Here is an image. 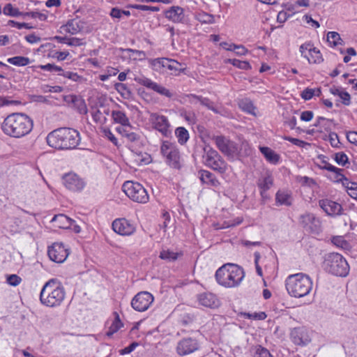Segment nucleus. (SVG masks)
Returning <instances> with one entry per match:
<instances>
[{
	"mask_svg": "<svg viewBox=\"0 0 357 357\" xmlns=\"http://www.w3.org/2000/svg\"><path fill=\"white\" fill-rule=\"evenodd\" d=\"M48 145L58 150H69L76 148L80 143L79 132L70 128H59L47 136Z\"/></svg>",
	"mask_w": 357,
	"mask_h": 357,
	"instance_id": "f03ea898",
	"label": "nucleus"
},
{
	"mask_svg": "<svg viewBox=\"0 0 357 357\" xmlns=\"http://www.w3.org/2000/svg\"><path fill=\"white\" fill-rule=\"evenodd\" d=\"M181 252H174L169 250H162L160 253V258L168 261H173L178 259L181 255Z\"/></svg>",
	"mask_w": 357,
	"mask_h": 357,
	"instance_id": "2f4dec72",
	"label": "nucleus"
},
{
	"mask_svg": "<svg viewBox=\"0 0 357 357\" xmlns=\"http://www.w3.org/2000/svg\"><path fill=\"white\" fill-rule=\"evenodd\" d=\"M166 17L174 22H181L184 20L183 10L181 7H172L166 12Z\"/></svg>",
	"mask_w": 357,
	"mask_h": 357,
	"instance_id": "5701e85b",
	"label": "nucleus"
},
{
	"mask_svg": "<svg viewBox=\"0 0 357 357\" xmlns=\"http://www.w3.org/2000/svg\"><path fill=\"white\" fill-rule=\"evenodd\" d=\"M69 55V52L68 51L65 52H55L52 54V57L58 59L59 61H63Z\"/></svg>",
	"mask_w": 357,
	"mask_h": 357,
	"instance_id": "13d9d810",
	"label": "nucleus"
},
{
	"mask_svg": "<svg viewBox=\"0 0 357 357\" xmlns=\"http://www.w3.org/2000/svg\"><path fill=\"white\" fill-rule=\"evenodd\" d=\"M335 160L338 165L345 166L348 163V157L344 153L339 152L335 153Z\"/></svg>",
	"mask_w": 357,
	"mask_h": 357,
	"instance_id": "c03bdc74",
	"label": "nucleus"
},
{
	"mask_svg": "<svg viewBox=\"0 0 357 357\" xmlns=\"http://www.w3.org/2000/svg\"><path fill=\"white\" fill-rule=\"evenodd\" d=\"M228 62L231 63L234 66L241 69L248 70L251 68V66L248 61H242L238 59H229Z\"/></svg>",
	"mask_w": 357,
	"mask_h": 357,
	"instance_id": "a19ab883",
	"label": "nucleus"
},
{
	"mask_svg": "<svg viewBox=\"0 0 357 357\" xmlns=\"http://www.w3.org/2000/svg\"><path fill=\"white\" fill-rule=\"evenodd\" d=\"M332 242L336 246L340 247L344 250H349L350 248L349 243L342 236L333 237Z\"/></svg>",
	"mask_w": 357,
	"mask_h": 357,
	"instance_id": "ea45409f",
	"label": "nucleus"
},
{
	"mask_svg": "<svg viewBox=\"0 0 357 357\" xmlns=\"http://www.w3.org/2000/svg\"><path fill=\"white\" fill-rule=\"evenodd\" d=\"M38 68L42 69V70H47V71H50V72H58V73H60L61 71H63V69L59 67V66H56L55 64H53V63H47V64H45V65H40L38 66Z\"/></svg>",
	"mask_w": 357,
	"mask_h": 357,
	"instance_id": "a18cd8bd",
	"label": "nucleus"
},
{
	"mask_svg": "<svg viewBox=\"0 0 357 357\" xmlns=\"http://www.w3.org/2000/svg\"><path fill=\"white\" fill-rule=\"evenodd\" d=\"M187 97L189 98V101L191 103L195 104L197 102H199L201 105L215 112H217V110L213 107V102L208 98L198 96L195 94H188L187 95Z\"/></svg>",
	"mask_w": 357,
	"mask_h": 357,
	"instance_id": "393cba45",
	"label": "nucleus"
},
{
	"mask_svg": "<svg viewBox=\"0 0 357 357\" xmlns=\"http://www.w3.org/2000/svg\"><path fill=\"white\" fill-rule=\"evenodd\" d=\"M244 316L255 320H264L266 318V314L264 312H255L253 314L251 313H244Z\"/></svg>",
	"mask_w": 357,
	"mask_h": 357,
	"instance_id": "de8ad7c7",
	"label": "nucleus"
},
{
	"mask_svg": "<svg viewBox=\"0 0 357 357\" xmlns=\"http://www.w3.org/2000/svg\"><path fill=\"white\" fill-rule=\"evenodd\" d=\"M347 139L350 143L357 146V132H356V131L347 132Z\"/></svg>",
	"mask_w": 357,
	"mask_h": 357,
	"instance_id": "5fc2aeb1",
	"label": "nucleus"
},
{
	"mask_svg": "<svg viewBox=\"0 0 357 357\" xmlns=\"http://www.w3.org/2000/svg\"><path fill=\"white\" fill-rule=\"evenodd\" d=\"M204 151L203 158L206 165L221 174L225 173L227 169V164L220 155L208 145L205 146Z\"/></svg>",
	"mask_w": 357,
	"mask_h": 357,
	"instance_id": "6e6552de",
	"label": "nucleus"
},
{
	"mask_svg": "<svg viewBox=\"0 0 357 357\" xmlns=\"http://www.w3.org/2000/svg\"><path fill=\"white\" fill-rule=\"evenodd\" d=\"M212 140L224 155L233 156L238 151L236 144L222 135L213 136Z\"/></svg>",
	"mask_w": 357,
	"mask_h": 357,
	"instance_id": "f8f14e48",
	"label": "nucleus"
},
{
	"mask_svg": "<svg viewBox=\"0 0 357 357\" xmlns=\"http://www.w3.org/2000/svg\"><path fill=\"white\" fill-rule=\"evenodd\" d=\"M117 130L130 142H135L139 139V135L138 134L129 132L126 128H119Z\"/></svg>",
	"mask_w": 357,
	"mask_h": 357,
	"instance_id": "e433bc0d",
	"label": "nucleus"
},
{
	"mask_svg": "<svg viewBox=\"0 0 357 357\" xmlns=\"http://www.w3.org/2000/svg\"><path fill=\"white\" fill-rule=\"evenodd\" d=\"M327 40L331 44L335 46L339 44V41L341 40V38L337 33L332 31L328 33Z\"/></svg>",
	"mask_w": 357,
	"mask_h": 357,
	"instance_id": "49530a36",
	"label": "nucleus"
},
{
	"mask_svg": "<svg viewBox=\"0 0 357 357\" xmlns=\"http://www.w3.org/2000/svg\"><path fill=\"white\" fill-rule=\"evenodd\" d=\"M47 254L50 259L56 263H62L68 257L69 253L61 243H54L48 248Z\"/></svg>",
	"mask_w": 357,
	"mask_h": 357,
	"instance_id": "2eb2a0df",
	"label": "nucleus"
},
{
	"mask_svg": "<svg viewBox=\"0 0 357 357\" xmlns=\"http://www.w3.org/2000/svg\"><path fill=\"white\" fill-rule=\"evenodd\" d=\"M199 303L204 307L215 308L219 305L216 296L211 293H203L198 295Z\"/></svg>",
	"mask_w": 357,
	"mask_h": 357,
	"instance_id": "412c9836",
	"label": "nucleus"
},
{
	"mask_svg": "<svg viewBox=\"0 0 357 357\" xmlns=\"http://www.w3.org/2000/svg\"><path fill=\"white\" fill-rule=\"evenodd\" d=\"M322 169L335 173V178L337 179V181H347V178L342 174V169L332 165L331 164L328 163L326 161H322Z\"/></svg>",
	"mask_w": 357,
	"mask_h": 357,
	"instance_id": "cd10ccee",
	"label": "nucleus"
},
{
	"mask_svg": "<svg viewBox=\"0 0 357 357\" xmlns=\"http://www.w3.org/2000/svg\"><path fill=\"white\" fill-rule=\"evenodd\" d=\"M8 62L16 66H25L30 63V59L28 57L22 56H16L8 59Z\"/></svg>",
	"mask_w": 357,
	"mask_h": 357,
	"instance_id": "473e14b6",
	"label": "nucleus"
},
{
	"mask_svg": "<svg viewBox=\"0 0 357 357\" xmlns=\"http://www.w3.org/2000/svg\"><path fill=\"white\" fill-rule=\"evenodd\" d=\"M61 72H62V73H59V75H62V76H63L64 77H67V78H68V79H72V80H73V81H77V80H78V79H79V77H79L77 73H75L69 72V71H68V72H63V71H61Z\"/></svg>",
	"mask_w": 357,
	"mask_h": 357,
	"instance_id": "6e6d98bb",
	"label": "nucleus"
},
{
	"mask_svg": "<svg viewBox=\"0 0 357 357\" xmlns=\"http://www.w3.org/2000/svg\"><path fill=\"white\" fill-rule=\"evenodd\" d=\"M312 47V45L310 43H305L301 45L300 47V52L301 53V55L305 58L309 52L311 50Z\"/></svg>",
	"mask_w": 357,
	"mask_h": 357,
	"instance_id": "4d7b16f0",
	"label": "nucleus"
},
{
	"mask_svg": "<svg viewBox=\"0 0 357 357\" xmlns=\"http://www.w3.org/2000/svg\"><path fill=\"white\" fill-rule=\"evenodd\" d=\"M233 51H236L235 53L237 55H245L248 52L244 46L236 45H234Z\"/></svg>",
	"mask_w": 357,
	"mask_h": 357,
	"instance_id": "338daca9",
	"label": "nucleus"
},
{
	"mask_svg": "<svg viewBox=\"0 0 357 357\" xmlns=\"http://www.w3.org/2000/svg\"><path fill=\"white\" fill-rule=\"evenodd\" d=\"M61 31L68 32L71 34H77L82 31V27L79 24H63L61 26Z\"/></svg>",
	"mask_w": 357,
	"mask_h": 357,
	"instance_id": "f704fd0d",
	"label": "nucleus"
},
{
	"mask_svg": "<svg viewBox=\"0 0 357 357\" xmlns=\"http://www.w3.org/2000/svg\"><path fill=\"white\" fill-rule=\"evenodd\" d=\"M316 90L314 89L307 88L304 89L301 96L304 100H310L315 95Z\"/></svg>",
	"mask_w": 357,
	"mask_h": 357,
	"instance_id": "3c124183",
	"label": "nucleus"
},
{
	"mask_svg": "<svg viewBox=\"0 0 357 357\" xmlns=\"http://www.w3.org/2000/svg\"><path fill=\"white\" fill-rule=\"evenodd\" d=\"M305 58L311 63H320L323 61L320 52L313 47Z\"/></svg>",
	"mask_w": 357,
	"mask_h": 357,
	"instance_id": "c756f323",
	"label": "nucleus"
},
{
	"mask_svg": "<svg viewBox=\"0 0 357 357\" xmlns=\"http://www.w3.org/2000/svg\"><path fill=\"white\" fill-rule=\"evenodd\" d=\"M66 44L70 45V46H80L83 43L82 42V40L77 38H68V41L66 42Z\"/></svg>",
	"mask_w": 357,
	"mask_h": 357,
	"instance_id": "774afa93",
	"label": "nucleus"
},
{
	"mask_svg": "<svg viewBox=\"0 0 357 357\" xmlns=\"http://www.w3.org/2000/svg\"><path fill=\"white\" fill-rule=\"evenodd\" d=\"M52 221L54 222L58 227L61 229H68L74 222L72 219L63 214L54 215Z\"/></svg>",
	"mask_w": 357,
	"mask_h": 357,
	"instance_id": "b1692460",
	"label": "nucleus"
},
{
	"mask_svg": "<svg viewBox=\"0 0 357 357\" xmlns=\"http://www.w3.org/2000/svg\"><path fill=\"white\" fill-rule=\"evenodd\" d=\"M123 190L133 202L145 204L149 199L146 190L139 183L126 181L123 185Z\"/></svg>",
	"mask_w": 357,
	"mask_h": 357,
	"instance_id": "0eeeda50",
	"label": "nucleus"
},
{
	"mask_svg": "<svg viewBox=\"0 0 357 357\" xmlns=\"http://www.w3.org/2000/svg\"><path fill=\"white\" fill-rule=\"evenodd\" d=\"M160 152L166 158V162L173 168L181 167V155L176 145L169 141H164L160 146Z\"/></svg>",
	"mask_w": 357,
	"mask_h": 357,
	"instance_id": "1a4fd4ad",
	"label": "nucleus"
},
{
	"mask_svg": "<svg viewBox=\"0 0 357 357\" xmlns=\"http://www.w3.org/2000/svg\"><path fill=\"white\" fill-rule=\"evenodd\" d=\"M154 301L153 296L148 291H140L137 294L131 301L132 307L138 312L146 311Z\"/></svg>",
	"mask_w": 357,
	"mask_h": 357,
	"instance_id": "9d476101",
	"label": "nucleus"
},
{
	"mask_svg": "<svg viewBox=\"0 0 357 357\" xmlns=\"http://www.w3.org/2000/svg\"><path fill=\"white\" fill-rule=\"evenodd\" d=\"M21 281V278L15 274L10 275L7 277V282L11 286H17Z\"/></svg>",
	"mask_w": 357,
	"mask_h": 357,
	"instance_id": "8fccbe9b",
	"label": "nucleus"
},
{
	"mask_svg": "<svg viewBox=\"0 0 357 357\" xmlns=\"http://www.w3.org/2000/svg\"><path fill=\"white\" fill-rule=\"evenodd\" d=\"M275 201L280 205L291 206V196L289 192L284 190H279L275 195Z\"/></svg>",
	"mask_w": 357,
	"mask_h": 357,
	"instance_id": "a878e982",
	"label": "nucleus"
},
{
	"mask_svg": "<svg viewBox=\"0 0 357 357\" xmlns=\"http://www.w3.org/2000/svg\"><path fill=\"white\" fill-rule=\"evenodd\" d=\"M339 97L342 99V102L344 105H349L350 104L351 97L349 93L343 91L342 93L340 94Z\"/></svg>",
	"mask_w": 357,
	"mask_h": 357,
	"instance_id": "69168bd1",
	"label": "nucleus"
},
{
	"mask_svg": "<svg viewBox=\"0 0 357 357\" xmlns=\"http://www.w3.org/2000/svg\"><path fill=\"white\" fill-rule=\"evenodd\" d=\"M290 14H288L287 11H280L278 14L277 21L278 22H284L288 20V17L290 16Z\"/></svg>",
	"mask_w": 357,
	"mask_h": 357,
	"instance_id": "e2e57ef3",
	"label": "nucleus"
},
{
	"mask_svg": "<svg viewBox=\"0 0 357 357\" xmlns=\"http://www.w3.org/2000/svg\"><path fill=\"white\" fill-rule=\"evenodd\" d=\"M356 183H352V186L347 187V188H348V194H349V195L351 198L357 200V189H356Z\"/></svg>",
	"mask_w": 357,
	"mask_h": 357,
	"instance_id": "052dcab7",
	"label": "nucleus"
},
{
	"mask_svg": "<svg viewBox=\"0 0 357 357\" xmlns=\"http://www.w3.org/2000/svg\"><path fill=\"white\" fill-rule=\"evenodd\" d=\"M104 134H105V137L108 139H109L114 145H117L118 140L114 137V135H113V133L111 132V130L109 129H104Z\"/></svg>",
	"mask_w": 357,
	"mask_h": 357,
	"instance_id": "bf43d9fd",
	"label": "nucleus"
},
{
	"mask_svg": "<svg viewBox=\"0 0 357 357\" xmlns=\"http://www.w3.org/2000/svg\"><path fill=\"white\" fill-rule=\"evenodd\" d=\"M244 277L243 269L234 264H224L215 273V278L218 284L229 288L238 286Z\"/></svg>",
	"mask_w": 357,
	"mask_h": 357,
	"instance_id": "7ed1b4c3",
	"label": "nucleus"
},
{
	"mask_svg": "<svg viewBox=\"0 0 357 357\" xmlns=\"http://www.w3.org/2000/svg\"><path fill=\"white\" fill-rule=\"evenodd\" d=\"M115 319L113 321L112 325L110 326L109 331L107 332L106 335L107 336H112L114 333L117 332L121 327L123 326L121 320L119 319V316L116 312H114Z\"/></svg>",
	"mask_w": 357,
	"mask_h": 357,
	"instance_id": "c9c22d12",
	"label": "nucleus"
},
{
	"mask_svg": "<svg viewBox=\"0 0 357 357\" xmlns=\"http://www.w3.org/2000/svg\"><path fill=\"white\" fill-rule=\"evenodd\" d=\"M286 289L294 297L301 298L307 295L312 289V282L305 274L290 275L286 280Z\"/></svg>",
	"mask_w": 357,
	"mask_h": 357,
	"instance_id": "39448f33",
	"label": "nucleus"
},
{
	"mask_svg": "<svg viewBox=\"0 0 357 357\" xmlns=\"http://www.w3.org/2000/svg\"><path fill=\"white\" fill-rule=\"evenodd\" d=\"M255 357H273L269 351L258 345L255 347Z\"/></svg>",
	"mask_w": 357,
	"mask_h": 357,
	"instance_id": "37998d69",
	"label": "nucleus"
},
{
	"mask_svg": "<svg viewBox=\"0 0 357 357\" xmlns=\"http://www.w3.org/2000/svg\"><path fill=\"white\" fill-rule=\"evenodd\" d=\"M63 183L65 186L72 191L81 190L84 186V181L75 174H68L63 177Z\"/></svg>",
	"mask_w": 357,
	"mask_h": 357,
	"instance_id": "aec40b11",
	"label": "nucleus"
},
{
	"mask_svg": "<svg viewBox=\"0 0 357 357\" xmlns=\"http://www.w3.org/2000/svg\"><path fill=\"white\" fill-rule=\"evenodd\" d=\"M149 121L153 128L160 132L163 136L168 137L171 134L170 123L165 116L158 113H151Z\"/></svg>",
	"mask_w": 357,
	"mask_h": 357,
	"instance_id": "9b49d317",
	"label": "nucleus"
},
{
	"mask_svg": "<svg viewBox=\"0 0 357 357\" xmlns=\"http://www.w3.org/2000/svg\"><path fill=\"white\" fill-rule=\"evenodd\" d=\"M273 180L271 175L261 178L258 180L257 185L261 189V195L263 196L264 192L267 191L273 185Z\"/></svg>",
	"mask_w": 357,
	"mask_h": 357,
	"instance_id": "bb28decb",
	"label": "nucleus"
},
{
	"mask_svg": "<svg viewBox=\"0 0 357 357\" xmlns=\"http://www.w3.org/2000/svg\"><path fill=\"white\" fill-rule=\"evenodd\" d=\"M116 90L121 93L122 97L128 98L131 96V91L128 86L123 83H116L114 85Z\"/></svg>",
	"mask_w": 357,
	"mask_h": 357,
	"instance_id": "58836bf2",
	"label": "nucleus"
},
{
	"mask_svg": "<svg viewBox=\"0 0 357 357\" xmlns=\"http://www.w3.org/2000/svg\"><path fill=\"white\" fill-rule=\"evenodd\" d=\"M175 135L178 139V142L181 144H184L189 139L188 130L183 127H178L175 130Z\"/></svg>",
	"mask_w": 357,
	"mask_h": 357,
	"instance_id": "72a5a7b5",
	"label": "nucleus"
},
{
	"mask_svg": "<svg viewBox=\"0 0 357 357\" xmlns=\"http://www.w3.org/2000/svg\"><path fill=\"white\" fill-rule=\"evenodd\" d=\"M260 151L266 160L272 163H276L279 160V156L268 147H260Z\"/></svg>",
	"mask_w": 357,
	"mask_h": 357,
	"instance_id": "7c9ffc66",
	"label": "nucleus"
},
{
	"mask_svg": "<svg viewBox=\"0 0 357 357\" xmlns=\"http://www.w3.org/2000/svg\"><path fill=\"white\" fill-rule=\"evenodd\" d=\"M65 294L64 288L61 282L56 279H51L42 288L40 301L47 307H56L64 300Z\"/></svg>",
	"mask_w": 357,
	"mask_h": 357,
	"instance_id": "20e7f679",
	"label": "nucleus"
},
{
	"mask_svg": "<svg viewBox=\"0 0 357 357\" xmlns=\"http://www.w3.org/2000/svg\"><path fill=\"white\" fill-rule=\"evenodd\" d=\"M327 269L332 274L345 277L349 271V266L346 259L338 253H331L326 259Z\"/></svg>",
	"mask_w": 357,
	"mask_h": 357,
	"instance_id": "423d86ee",
	"label": "nucleus"
},
{
	"mask_svg": "<svg viewBox=\"0 0 357 357\" xmlns=\"http://www.w3.org/2000/svg\"><path fill=\"white\" fill-rule=\"evenodd\" d=\"M299 224L308 232L318 233L321 229V222L314 214L305 213L300 216Z\"/></svg>",
	"mask_w": 357,
	"mask_h": 357,
	"instance_id": "ddd939ff",
	"label": "nucleus"
},
{
	"mask_svg": "<svg viewBox=\"0 0 357 357\" xmlns=\"http://www.w3.org/2000/svg\"><path fill=\"white\" fill-rule=\"evenodd\" d=\"M158 64L163 68H167L170 70L171 62L170 59L167 58L157 59L154 61V65Z\"/></svg>",
	"mask_w": 357,
	"mask_h": 357,
	"instance_id": "864d4df0",
	"label": "nucleus"
},
{
	"mask_svg": "<svg viewBox=\"0 0 357 357\" xmlns=\"http://www.w3.org/2000/svg\"><path fill=\"white\" fill-rule=\"evenodd\" d=\"M199 174V178L202 183L213 187H217L220 185V182L211 172L207 170H201Z\"/></svg>",
	"mask_w": 357,
	"mask_h": 357,
	"instance_id": "4be33fe9",
	"label": "nucleus"
},
{
	"mask_svg": "<svg viewBox=\"0 0 357 357\" xmlns=\"http://www.w3.org/2000/svg\"><path fill=\"white\" fill-rule=\"evenodd\" d=\"M3 13L13 17L22 16L23 19H26V17H31V19L38 20L39 21H45L47 20V15L45 14L38 12L21 13L17 8L13 7L10 3L6 4L4 6Z\"/></svg>",
	"mask_w": 357,
	"mask_h": 357,
	"instance_id": "4468645a",
	"label": "nucleus"
},
{
	"mask_svg": "<svg viewBox=\"0 0 357 357\" xmlns=\"http://www.w3.org/2000/svg\"><path fill=\"white\" fill-rule=\"evenodd\" d=\"M239 107L244 111L255 114V107L249 99H243L239 102Z\"/></svg>",
	"mask_w": 357,
	"mask_h": 357,
	"instance_id": "4c0bfd02",
	"label": "nucleus"
},
{
	"mask_svg": "<svg viewBox=\"0 0 357 357\" xmlns=\"http://www.w3.org/2000/svg\"><path fill=\"white\" fill-rule=\"evenodd\" d=\"M290 339L294 344L298 346H305L311 341L308 330L303 326L292 328Z\"/></svg>",
	"mask_w": 357,
	"mask_h": 357,
	"instance_id": "dca6fc26",
	"label": "nucleus"
},
{
	"mask_svg": "<svg viewBox=\"0 0 357 357\" xmlns=\"http://www.w3.org/2000/svg\"><path fill=\"white\" fill-rule=\"evenodd\" d=\"M158 64L163 68H167L170 70L171 62L170 59L167 58L157 59L154 61V65Z\"/></svg>",
	"mask_w": 357,
	"mask_h": 357,
	"instance_id": "603ef678",
	"label": "nucleus"
},
{
	"mask_svg": "<svg viewBox=\"0 0 357 357\" xmlns=\"http://www.w3.org/2000/svg\"><path fill=\"white\" fill-rule=\"evenodd\" d=\"M313 115L312 111H304L301 113V119L304 121H310L312 119Z\"/></svg>",
	"mask_w": 357,
	"mask_h": 357,
	"instance_id": "0e129e2a",
	"label": "nucleus"
},
{
	"mask_svg": "<svg viewBox=\"0 0 357 357\" xmlns=\"http://www.w3.org/2000/svg\"><path fill=\"white\" fill-rule=\"evenodd\" d=\"M25 39L29 43H36L40 41V38L35 33L26 36Z\"/></svg>",
	"mask_w": 357,
	"mask_h": 357,
	"instance_id": "680f3d73",
	"label": "nucleus"
},
{
	"mask_svg": "<svg viewBox=\"0 0 357 357\" xmlns=\"http://www.w3.org/2000/svg\"><path fill=\"white\" fill-rule=\"evenodd\" d=\"M112 117L115 123H120L124 126H130L129 119L124 112L121 111H113L112 113Z\"/></svg>",
	"mask_w": 357,
	"mask_h": 357,
	"instance_id": "c85d7f7f",
	"label": "nucleus"
},
{
	"mask_svg": "<svg viewBox=\"0 0 357 357\" xmlns=\"http://www.w3.org/2000/svg\"><path fill=\"white\" fill-rule=\"evenodd\" d=\"M33 121L24 113L8 115L1 124L3 133L10 137L20 138L28 135L33 129Z\"/></svg>",
	"mask_w": 357,
	"mask_h": 357,
	"instance_id": "f257e3e1",
	"label": "nucleus"
},
{
	"mask_svg": "<svg viewBox=\"0 0 357 357\" xmlns=\"http://www.w3.org/2000/svg\"><path fill=\"white\" fill-rule=\"evenodd\" d=\"M153 91L168 98L172 96V93L167 89L158 84H156Z\"/></svg>",
	"mask_w": 357,
	"mask_h": 357,
	"instance_id": "09e8293b",
	"label": "nucleus"
},
{
	"mask_svg": "<svg viewBox=\"0 0 357 357\" xmlns=\"http://www.w3.org/2000/svg\"><path fill=\"white\" fill-rule=\"evenodd\" d=\"M197 349L198 344L195 340L185 338L178 343L176 351L180 356H185L194 352Z\"/></svg>",
	"mask_w": 357,
	"mask_h": 357,
	"instance_id": "6ab92c4d",
	"label": "nucleus"
},
{
	"mask_svg": "<svg viewBox=\"0 0 357 357\" xmlns=\"http://www.w3.org/2000/svg\"><path fill=\"white\" fill-rule=\"evenodd\" d=\"M73 106L75 107L80 114H86L87 107L84 102V100L81 98L78 97L77 100L73 103Z\"/></svg>",
	"mask_w": 357,
	"mask_h": 357,
	"instance_id": "79ce46f5",
	"label": "nucleus"
},
{
	"mask_svg": "<svg viewBox=\"0 0 357 357\" xmlns=\"http://www.w3.org/2000/svg\"><path fill=\"white\" fill-rule=\"evenodd\" d=\"M319 206L326 215L331 217L340 215L342 213L343 208L342 205L328 199L319 200Z\"/></svg>",
	"mask_w": 357,
	"mask_h": 357,
	"instance_id": "f3484780",
	"label": "nucleus"
},
{
	"mask_svg": "<svg viewBox=\"0 0 357 357\" xmlns=\"http://www.w3.org/2000/svg\"><path fill=\"white\" fill-rule=\"evenodd\" d=\"M112 228L116 233L123 236H129L135 230V227L125 218L115 220Z\"/></svg>",
	"mask_w": 357,
	"mask_h": 357,
	"instance_id": "a211bd4d",
	"label": "nucleus"
}]
</instances>
